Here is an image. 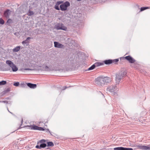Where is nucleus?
Masks as SVG:
<instances>
[{"mask_svg": "<svg viewBox=\"0 0 150 150\" xmlns=\"http://www.w3.org/2000/svg\"><path fill=\"white\" fill-rule=\"evenodd\" d=\"M127 72L125 71H122L116 74L115 81L116 83L119 84L123 78L126 75Z\"/></svg>", "mask_w": 150, "mask_h": 150, "instance_id": "obj_1", "label": "nucleus"}, {"mask_svg": "<svg viewBox=\"0 0 150 150\" xmlns=\"http://www.w3.org/2000/svg\"><path fill=\"white\" fill-rule=\"evenodd\" d=\"M117 89L116 86L115 85H112L108 86L107 88V91L111 93L112 95H115L117 94L116 91Z\"/></svg>", "mask_w": 150, "mask_h": 150, "instance_id": "obj_2", "label": "nucleus"}, {"mask_svg": "<svg viewBox=\"0 0 150 150\" xmlns=\"http://www.w3.org/2000/svg\"><path fill=\"white\" fill-rule=\"evenodd\" d=\"M6 63L11 68L13 71H16L18 70L16 66L11 61L7 60L6 61Z\"/></svg>", "mask_w": 150, "mask_h": 150, "instance_id": "obj_3", "label": "nucleus"}, {"mask_svg": "<svg viewBox=\"0 0 150 150\" xmlns=\"http://www.w3.org/2000/svg\"><path fill=\"white\" fill-rule=\"evenodd\" d=\"M70 5L69 2L67 1L60 5V9L62 11H66L67 9V7Z\"/></svg>", "mask_w": 150, "mask_h": 150, "instance_id": "obj_4", "label": "nucleus"}, {"mask_svg": "<svg viewBox=\"0 0 150 150\" xmlns=\"http://www.w3.org/2000/svg\"><path fill=\"white\" fill-rule=\"evenodd\" d=\"M95 83L97 85L102 86L104 85L103 76L98 77L96 79Z\"/></svg>", "mask_w": 150, "mask_h": 150, "instance_id": "obj_5", "label": "nucleus"}, {"mask_svg": "<svg viewBox=\"0 0 150 150\" xmlns=\"http://www.w3.org/2000/svg\"><path fill=\"white\" fill-rule=\"evenodd\" d=\"M119 61V59H115L106 60L103 62V63L106 64H109L112 63H116Z\"/></svg>", "mask_w": 150, "mask_h": 150, "instance_id": "obj_6", "label": "nucleus"}, {"mask_svg": "<svg viewBox=\"0 0 150 150\" xmlns=\"http://www.w3.org/2000/svg\"><path fill=\"white\" fill-rule=\"evenodd\" d=\"M137 147L139 149L142 150H150V144L147 146L145 145H138Z\"/></svg>", "mask_w": 150, "mask_h": 150, "instance_id": "obj_7", "label": "nucleus"}, {"mask_svg": "<svg viewBox=\"0 0 150 150\" xmlns=\"http://www.w3.org/2000/svg\"><path fill=\"white\" fill-rule=\"evenodd\" d=\"M125 58L130 63H133L135 62V60L130 55L127 56Z\"/></svg>", "mask_w": 150, "mask_h": 150, "instance_id": "obj_8", "label": "nucleus"}, {"mask_svg": "<svg viewBox=\"0 0 150 150\" xmlns=\"http://www.w3.org/2000/svg\"><path fill=\"white\" fill-rule=\"evenodd\" d=\"M114 150H133L132 148H124L122 147H117L114 148Z\"/></svg>", "mask_w": 150, "mask_h": 150, "instance_id": "obj_9", "label": "nucleus"}, {"mask_svg": "<svg viewBox=\"0 0 150 150\" xmlns=\"http://www.w3.org/2000/svg\"><path fill=\"white\" fill-rule=\"evenodd\" d=\"M103 80L104 85L110 83L111 81L110 79L108 77L103 76Z\"/></svg>", "mask_w": 150, "mask_h": 150, "instance_id": "obj_10", "label": "nucleus"}, {"mask_svg": "<svg viewBox=\"0 0 150 150\" xmlns=\"http://www.w3.org/2000/svg\"><path fill=\"white\" fill-rule=\"evenodd\" d=\"M54 46L55 47L58 48H63L64 46L59 43V42L54 41Z\"/></svg>", "mask_w": 150, "mask_h": 150, "instance_id": "obj_11", "label": "nucleus"}, {"mask_svg": "<svg viewBox=\"0 0 150 150\" xmlns=\"http://www.w3.org/2000/svg\"><path fill=\"white\" fill-rule=\"evenodd\" d=\"M11 11L9 9H7L6 10L4 13V16L6 18H9V16L11 13Z\"/></svg>", "mask_w": 150, "mask_h": 150, "instance_id": "obj_12", "label": "nucleus"}, {"mask_svg": "<svg viewBox=\"0 0 150 150\" xmlns=\"http://www.w3.org/2000/svg\"><path fill=\"white\" fill-rule=\"evenodd\" d=\"M27 84L28 87L34 89L35 88L37 87V85L36 84L28 83H27Z\"/></svg>", "mask_w": 150, "mask_h": 150, "instance_id": "obj_13", "label": "nucleus"}, {"mask_svg": "<svg viewBox=\"0 0 150 150\" xmlns=\"http://www.w3.org/2000/svg\"><path fill=\"white\" fill-rule=\"evenodd\" d=\"M20 46H18L15 47L13 50V52H18L21 49Z\"/></svg>", "mask_w": 150, "mask_h": 150, "instance_id": "obj_14", "label": "nucleus"}, {"mask_svg": "<svg viewBox=\"0 0 150 150\" xmlns=\"http://www.w3.org/2000/svg\"><path fill=\"white\" fill-rule=\"evenodd\" d=\"M37 6V5L35 3H31V4L29 6V8L30 9H34V10H35V8Z\"/></svg>", "mask_w": 150, "mask_h": 150, "instance_id": "obj_15", "label": "nucleus"}, {"mask_svg": "<svg viewBox=\"0 0 150 150\" xmlns=\"http://www.w3.org/2000/svg\"><path fill=\"white\" fill-rule=\"evenodd\" d=\"M30 39V38L28 37L26 40L24 41H23L22 42V43L24 45V44H28L29 43L28 40Z\"/></svg>", "mask_w": 150, "mask_h": 150, "instance_id": "obj_16", "label": "nucleus"}, {"mask_svg": "<svg viewBox=\"0 0 150 150\" xmlns=\"http://www.w3.org/2000/svg\"><path fill=\"white\" fill-rule=\"evenodd\" d=\"M96 67H98L104 64L103 62H97L94 64Z\"/></svg>", "mask_w": 150, "mask_h": 150, "instance_id": "obj_17", "label": "nucleus"}, {"mask_svg": "<svg viewBox=\"0 0 150 150\" xmlns=\"http://www.w3.org/2000/svg\"><path fill=\"white\" fill-rule=\"evenodd\" d=\"M62 23H59L57 24L56 25H55V28L57 30H61V29H59V28H61V26H62Z\"/></svg>", "mask_w": 150, "mask_h": 150, "instance_id": "obj_18", "label": "nucleus"}, {"mask_svg": "<svg viewBox=\"0 0 150 150\" xmlns=\"http://www.w3.org/2000/svg\"><path fill=\"white\" fill-rule=\"evenodd\" d=\"M42 70L45 71H49L51 70L50 68L47 66L43 67Z\"/></svg>", "mask_w": 150, "mask_h": 150, "instance_id": "obj_19", "label": "nucleus"}, {"mask_svg": "<svg viewBox=\"0 0 150 150\" xmlns=\"http://www.w3.org/2000/svg\"><path fill=\"white\" fill-rule=\"evenodd\" d=\"M39 127L38 126L35 125H33V126H32L31 127V129H32L34 130H38L39 129Z\"/></svg>", "mask_w": 150, "mask_h": 150, "instance_id": "obj_20", "label": "nucleus"}, {"mask_svg": "<svg viewBox=\"0 0 150 150\" xmlns=\"http://www.w3.org/2000/svg\"><path fill=\"white\" fill-rule=\"evenodd\" d=\"M59 28L61 29V30H64L65 31H66L67 30V27L65 26L63 24H62V26H61V28Z\"/></svg>", "mask_w": 150, "mask_h": 150, "instance_id": "obj_21", "label": "nucleus"}, {"mask_svg": "<svg viewBox=\"0 0 150 150\" xmlns=\"http://www.w3.org/2000/svg\"><path fill=\"white\" fill-rule=\"evenodd\" d=\"M54 146V144L52 142H47V146L48 147L52 146Z\"/></svg>", "mask_w": 150, "mask_h": 150, "instance_id": "obj_22", "label": "nucleus"}, {"mask_svg": "<svg viewBox=\"0 0 150 150\" xmlns=\"http://www.w3.org/2000/svg\"><path fill=\"white\" fill-rule=\"evenodd\" d=\"M96 66H95V65L94 64H93L92 66H91L89 68L87 69V71H90V70H91L93 69Z\"/></svg>", "mask_w": 150, "mask_h": 150, "instance_id": "obj_23", "label": "nucleus"}, {"mask_svg": "<svg viewBox=\"0 0 150 150\" xmlns=\"http://www.w3.org/2000/svg\"><path fill=\"white\" fill-rule=\"evenodd\" d=\"M47 146V145L45 143H42V144H40V147L41 149V148H44Z\"/></svg>", "mask_w": 150, "mask_h": 150, "instance_id": "obj_24", "label": "nucleus"}, {"mask_svg": "<svg viewBox=\"0 0 150 150\" xmlns=\"http://www.w3.org/2000/svg\"><path fill=\"white\" fill-rule=\"evenodd\" d=\"M6 83V82L5 81H2L0 82V85H5Z\"/></svg>", "mask_w": 150, "mask_h": 150, "instance_id": "obj_25", "label": "nucleus"}, {"mask_svg": "<svg viewBox=\"0 0 150 150\" xmlns=\"http://www.w3.org/2000/svg\"><path fill=\"white\" fill-rule=\"evenodd\" d=\"M45 140L44 139H42L39 141V142H38V144H39L40 143V144H42V143H45Z\"/></svg>", "mask_w": 150, "mask_h": 150, "instance_id": "obj_26", "label": "nucleus"}, {"mask_svg": "<svg viewBox=\"0 0 150 150\" xmlns=\"http://www.w3.org/2000/svg\"><path fill=\"white\" fill-rule=\"evenodd\" d=\"M148 8V7H142L141 8L140 11H143L146 9Z\"/></svg>", "mask_w": 150, "mask_h": 150, "instance_id": "obj_27", "label": "nucleus"}, {"mask_svg": "<svg viewBox=\"0 0 150 150\" xmlns=\"http://www.w3.org/2000/svg\"><path fill=\"white\" fill-rule=\"evenodd\" d=\"M10 91V89L9 88H8L6 90L4 91V93H6L9 92Z\"/></svg>", "mask_w": 150, "mask_h": 150, "instance_id": "obj_28", "label": "nucleus"}, {"mask_svg": "<svg viewBox=\"0 0 150 150\" xmlns=\"http://www.w3.org/2000/svg\"><path fill=\"white\" fill-rule=\"evenodd\" d=\"M33 14L34 13L33 11H30V10H29L28 14L29 16H31L33 15Z\"/></svg>", "mask_w": 150, "mask_h": 150, "instance_id": "obj_29", "label": "nucleus"}, {"mask_svg": "<svg viewBox=\"0 0 150 150\" xmlns=\"http://www.w3.org/2000/svg\"><path fill=\"white\" fill-rule=\"evenodd\" d=\"M4 21L1 18H0V24H4Z\"/></svg>", "mask_w": 150, "mask_h": 150, "instance_id": "obj_30", "label": "nucleus"}, {"mask_svg": "<svg viewBox=\"0 0 150 150\" xmlns=\"http://www.w3.org/2000/svg\"><path fill=\"white\" fill-rule=\"evenodd\" d=\"M54 8L56 9L57 10H60V8L59 7V5H57L56 4L54 6Z\"/></svg>", "mask_w": 150, "mask_h": 150, "instance_id": "obj_31", "label": "nucleus"}, {"mask_svg": "<svg viewBox=\"0 0 150 150\" xmlns=\"http://www.w3.org/2000/svg\"><path fill=\"white\" fill-rule=\"evenodd\" d=\"M19 83L18 82H15L14 83L13 85L16 86H18L19 85Z\"/></svg>", "mask_w": 150, "mask_h": 150, "instance_id": "obj_32", "label": "nucleus"}, {"mask_svg": "<svg viewBox=\"0 0 150 150\" xmlns=\"http://www.w3.org/2000/svg\"><path fill=\"white\" fill-rule=\"evenodd\" d=\"M63 2L62 1H58L56 2V4L57 5H58L59 6V4L62 3Z\"/></svg>", "mask_w": 150, "mask_h": 150, "instance_id": "obj_33", "label": "nucleus"}, {"mask_svg": "<svg viewBox=\"0 0 150 150\" xmlns=\"http://www.w3.org/2000/svg\"><path fill=\"white\" fill-rule=\"evenodd\" d=\"M23 70H32L33 69L30 68H24L22 69Z\"/></svg>", "mask_w": 150, "mask_h": 150, "instance_id": "obj_34", "label": "nucleus"}, {"mask_svg": "<svg viewBox=\"0 0 150 150\" xmlns=\"http://www.w3.org/2000/svg\"><path fill=\"white\" fill-rule=\"evenodd\" d=\"M38 130L40 131H44V129L43 128L41 127H39V129Z\"/></svg>", "mask_w": 150, "mask_h": 150, "instance_id": "obj_35", "label": "nucleus"}, {"mask_svg": "<svg viewBox=\"0 0 150 150\" xmlns=\"http://www.w3.org/2000/svg\"><path fill=\"white\" fill-rule=\"evenodd\" d=\"M99 2L100 3L104 2L106 0H99Z\"/></svg>", "mask_w": 150, "mask_h": 150, "instance_id": "obj_36", "label": "nucleus"}, {"mask_svg": "<svg viewBox=\"0 0 150 150\" xmlns=\"http://www.w3.org/2000/svg\"><path fill=\"white\" fill-rule=\"evenodd\" d=\"M35 148L37 149H41L40 147V145H37L35 146Z\"/></svg>", "mask_w": 150, "mask_h": 150, "instance_id": "obj_37", "label": "nucleus"}, {"mask_svg": "<svg viewBox=\"0 0 150 150\" xmlns=\"http://www.w3.org/2000/svg\"><path fill=\"white\" fill-rule=\"evenodd\" d=\"M3 103H8V102L7 101H3L2 102Z\"/></svg>", "mask_w": 150, "mask_h": 150, "instance_id": "obj_38", "label": "nucleus"}, {"mask_svg": "<svg viewBox=\"0 0 150 150\" xmlns=\"http://www.w3.org/2000/svg\"><path fill=\"white\" fill-rule=\"evenodd\" d=\"M47 130L48 131V132H50V133L51 134V135H52V134H51V132H50V131L49 130V129H47Z\"/></svg>", "mask_w": 150, "mask_h": 150, "instance_id": "obj_39", "label": "nucleus"}, {"mask_svg": "<svg viewBox=\"0 0 150 150\" xmlns=\"http://www.w3.org/2000/svg\"><path fill=\"white\" fill-rule=\"evenodd\" d=\"M7 110H8V111L9 112L11 113V114H12V112H10L9 111V110H8V108H7Z\"/></svg>", "mask_w": 150, "mask_h": 150, "instance_id": "obj_40", "label": "nucleus"}, {"mask_svg": "<svg viewBox=\"0 0 150 150\" xmlns=\"http://www.w3.org/2000/svg\"><path fill=\"white\" fill-rule=\"evenodd\" d=\"M67 88V87H66V86H65V88H64V89H65L66 88Z\"/></svg>", "mask_w": 150, "mask_h": 150, "instance_id": "obj_41", "label": "nucleus"}, {"mask_svg": "<svg viewBox=\"0 0 150 150\" xmlns=\"http://www.w3.org/2000/svg\"><path fill=\"white\" fill-rule=\"evenodd\" d=\"M11 20V19H9L8 20V21H8L9 20Z\"/></svg>", "mask_w": 150, "mask_h": 150, "instance_id": "obj_42", "label": "nucleus"}]
</instances>
